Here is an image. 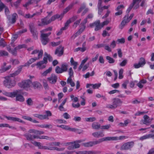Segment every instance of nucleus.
I'll list each match as a JSON object with an SVG mask.
<instances>
[{"mask_svg":"<svg viewBox=\"0 0 154 154\" xmlns=\"http://www.w3.org/2000/svg\"><path fill=\"white\" fill-rule=\"evenodd\" d=\"M17 70L14 73L11 74L9 75L6 76L4 78L5 80L3 81L4 85L6 88H11L14 87L16 85V82L15 80L11 77H14L20 73H16Z\"/></svg>","mask_w":154,"mask_h":154,"instance_id":"nucleus-1","label":"nucleus"},{"mask_svg":"<svg viewBox=\"0 0 154 154\" xmlns=\"http://www.w3.org/2000/svg\"><path fill=\"white\" fill-rule=\"evenodd\" d=\"M128 14H127L124 17L122 20H124L125 22H126V23H128L130 21L128 19Z\"/></svg>","mask_w":154,"mask_h":154,"instance_id":"nucleus-54","label":"nucleus"},{"mask_svg":"<svg viewBox=\"0 0 154 154\" xmlns=\"http://www.w3.org/2000/svg\"><path fill=\"white\" fill-rule=\"evenodd\" d=\"M106 59L108 60V62L109 63H113L115 62V60L109 56H106Z\"/></svg>","mask_w":154,"mask_h":154,"instance_id":"nucleus-37","label":"nucleus"},{"mask_svg":"<svg viewBox=\"0 0 154 154\" xmlns=\"http://www.w3.org/2000/svg\"><path fill=\"white\" fill-rule=\"evenodd\" d=\"M134 144V143L133 142H128L125 143L121 147L120 150H124L129 149L133 147Z\"/></svg>","mask_w":154,"mask_h":154,"instance_id":"nucleus-5","label":"nucleus"},{"mask_svg":"<svg viewBox=\"0 0 154 154\" xmlns=\"http://www.w3.org/2000/svg\"><path fill=\"white\" fill-rule=\"evenodd\" d=\"M149 138H150L149 134H148L145 135H144L143 136L141 137H140V140H142Z\"/></svg>","mask_w":154,"mask_h":154,"instance_id":"nucleus-61","label":"nucleus"},{"mask_svg":"<svg viewBox=\"0 0 154 154\" xmlns=\"http://www.w3.org/2000/svg\"><path fill=\"white\" fill-rule=\"evenodd\" d=\"M110 126H111L110 125L101 126V129L108 130L110 127Z\"/></svg>","mask_w":154,"mask_h":154,"instance_id":"nucleus-57","label":"nucleus"},{"mask_svg":"<svg viewBox=\"0 0 154 154\" xmlns=\"http://www.w3.org/2000/svg\"><path fill=\"white\" fill-rule=\"evenodd\" d=\"M72 22L70 19L67 20L65 24V26L64 27L61 28V30H66V29L68 27V26L69 24L71 23Z\"/></svg>","mask_w":154,"mask_h":154,"instance_id":"nucleus-32","label":"nucleus"},{"mask_svg":"<svg viewBox=\"0 0 154 154\" xmlns=\"http://www.w3.org/2000/svg\"><path fill=\"white\" fill-rule=\"evenodd\" d=\"M55 72L57 73H60L63 72L61 68H60L59 66H57L56 67Z\"/></svg>","mask_w":154,"mask_h":154,"instance_id":"nucleus-47","label":"nucleus"},{"mask_svg":"<svg viewBox=\"0 0 154 154\" xmlns=\"http://www.w3.org/2000/svg\"><path fill=\"white\" fill-rule=\"evenodd\" d=\"M22 0H17L16 2L13 3V5L16 7L17 8L20 3Z\"/></svg>","mask_w":154,"mask_h":154,"instance_id":"nucleus-49","label":"nucleus"},{"mask_svg":"<svg viewBox=\"0 0 154 154\" xmlns=\"http://www.w3.org/2000/svg\"><path fill=\"white\" fill-rule=\"evenodd\" d=\"M72 22L70 19L67 20L65 24V26L64 27L61 28V30H66V29L68 27V26L69 24L71 23Z\"/></svg>","mask_w":154,"mask_h":154,"instance_id":"nucleus-33","label":"nucleus"},{"mask_svg":"<svg viewBox=\"0 0 154 154\" xmlns=\"http://www.w3.org/2000/svg\"><path fill=\"white\" fill-rule=\"evenodd\" d=\"M123 70L122 69H121L119 72V78L120 79H122L123 77V76L122 74L123 73Z\"/></svg>","mask_w":154,"mask_h":154,"instance_id":"nucleus-44","label":"nucleus"},{"mask_svg":"<svg viewBox=\"0 0 154 154\" xmlns=\"http://www.w3.org/2000/svg\"><path fill=\"white\" fill-rule=\"evenodd\" d=\"M17 50L16 48L15 47L13 50H11L10 53H11L14 56H16L17 54Z\"/></svg>","mask_w":154,"mask_h":154,"instance_id":"nucleus-48","label":"nucleus"},{"mask_svg":"<svg viewBox=\"0 0 154 154\" xmlns=\"http://www.w3.org/2000/svg\"><path fill=\"white\" fill-rule=\"evenodd\" d=\"M48 80L50 83L54 84L56 82L57 77L54 74H52L50 77L48 78Z\"/></svg>","mask_w":154,"mask_h":154,"instance_id":"nucleus-15","label":"nucleus"},{"mask_svg":"<svg viewBox=\"0 0 154 154\" xmlns=\"http://www.w3.org/2000/svg\"><path fill=\"white\" fill-rule=\"evenodd\" d=\"M27 104L29 106H32L33 104V101L31 98H29L26 101Z\"/></svg>","mask_w":154,"mask_h":154,"instance_id":"nucleus-43","label":"nucleus"},{"mask_svg":"<svg viewBox=\"0 0 154 154\" xmlns=\"http://www.w3.org/2000/svg\"><path fill=\"white\" fill-rule=\"evenodd\" d=\"M98 14H100L103 11L104 9L103 8V6H102V4L100 5H98Z\"/></svg>","mask_w":154,"mask_h":154,"instance_id":"nucleus-39","label":"nucleus"},{"mask_svg":"<svg viewBox=\"0 0 154 154\" xmlns=\"http://www.w3.org/2000/svg\"><path fill=\"white\" fill-rule=\"evenodd\" d=\"M106 107L111 109H115L116 108L115 105H114V103H113L112 105L109 104L107 105Z\"/></svg>","mask_w":154,"mask_h":154,"instance_id":"nucleus-60","label":"nucleus"},{"mask_svg":"<svg viewBox=\"0 0 154 154\" xmlns=\"http://www.w3.org/2000/svg\"><path fill=\"white\" fill-rule=\"evenodd\" d=\"M52 21L51 20V18L49 19L47 16L42 19L41 20V23L38 24V26H42L47 25L51 23Z\"/></svg>","mask_w":154,"mask_h":154,"instance_id":"nucleus-12","label":"nucleus"},{"mask_svg":"<svg viewBox=\"0 0 154 154\" xmlns=\"http://www.w3.org/2000/svg\"><path fill=\"white\" fill-rule=\"evenodd\" d=\"M86 50L85 47H83L82 48H75L74 50V51L75 52H77L79 51H81V52H83L85 51Z\"/></svg>","mask_w":154,"mask_h":154,"instance_id":"nucleus-38","label":"nucleus"},{"mask_svg":"<svg viewBox=\"0 0 154 154\" xmlns=\"http://www.w3.org/2000/svg\"><path fill=\"white\" fill-rule=\"evenodd\" d=\"M73 5L71 4L66 8L63 10V13H62L63 15L73 7Z\"/></svg>","mask_w":154,"mask_h":154,"instance_id":"nucleus-25","label":"nucleus"},{"mask_svg":"<svg viewBox=\"0 0 154 154\" xmlns=\"http://www.w3.org/2000/svg\"><path fill=\"white\" fill-rule=\"evenodd\" d=\"M144 119L141 121V124H145L146 125H148V124L150 123V121L149 117L147 115H145L143 117Z\"/></svg>","mask_w":154,"mask_h":154,"instance_id":"nucleus-16","label":"nucleus"},{"mask_svg":"<svg viewBox=\"0 0 154 154\" xmlns=\"http://www.w3.org/2000/svg\"><path fill=\"white\" fill-rule=\"evenodd\" d=\"M47 56H45L44 57L43 60L38 62L36 64L38 67L39 69H42L45 68L46 66L44 64H46L47 63Z\"/></svg>","mask_w":154,"mask_h":154,"instance_id":"nucleus-6","label":"nucleus"},{"mask_svg":"<svg viewBox=\"0 0 154 154\" xmlns=\"http://www.w3.org/2000/svg\"><path fill=\"white\" fill-rule=\"evenodd\" d=\"M89 27L91 28L95 27V30H96V22L90 24Z\"/></svg>","mask_w":154,"mask_h":154,"instance_id":"nucleus-52","label":"nucleus"},{"mask_svg":"<svg viewBox=\"0 0 154 154\" xmlns=\"http://www.w3.org/2000/svg\"><path fill=\"white\" fill-rule=\"evenodd\" d=\"M124 8V6L123 5H121L118 6L116 9V11H118L115 13V15L117 16L121 15L122 14V11L120 9L122 8L123 9Z\"/></svg>","mask_w":154,"mask_h":154,"instance_id":"nucleus-17","label":"nucleus"},{"mask_svg":"<svg viewBox=\"0 0 154 154\" xmlns=\"http://www.w3.org/2000/svg\"><path fill=\"white\" fill-rule=\"evenodd\" d=\"M31 81L29 80H24L19 84V86L22 88H29L32 84Z\"/></svg>","mask_w":154,"mask_h":154,"instance_id":"nucleus-8","label":"nucleus"},{"mask_svg":"<svg viewBox=\"0 0 154 154\" xmlns=\"http://www.w3.org/2000/svg\"><path fill=\"white\" fill-rule=\"evenodd\" d=\"M81 27L79 30L76 32V34H80L82 33L84 30L85 28V26L83 25H80Z\"/></svg>","mask_w":154,"mask_h":154,"instance_id":"nucleus-28","label":"nucleus"},{"mask_svg":"<svg viewBox=\"0 0 154 154\" xmlns=\"http://www.w3.org/2000/svg\"><path fill=\"white\" fill-rule=\"evenodd\" d=\"M77 154H90L91 153V152L87 151H78L76 152Z\"/></svg>","mask_w":154,"mask_h":154,"instance_id":"nucleus-42","label":"nucleus"},{"mask_svg":"<svg viewBox=\"0 0 154 154\" xmlns=\"http://www.w3.org/2000/svg\"><path fill=\"white\" fill-rule=\"evenodd\" d=\"M51 33V32H50L47 34H41V40L43 45H46L48 42V37Z\"/></svg>","mask_w":154,"mask_h":154,"instance_id":"nucleus-7","label":"nucleus"},{"mask_svg":"<svg viewBox=\"0 0 154 154\" xmlns=\"http://www.w3.org/2000/svg\"><path fill=\"white\" fill-rule=\"evenodd\" d=\"M44 54L45 56H47L49 61L51 62L52 60V58L50 55L48 54L46 52H45Z\"/></svg>","mask_w":154,"mask_h":154,"instance_id":"nucleus-53","label":"nucleus"},{"mask_svg":"<svg viewBox=\"0 0 154 154\" xmlns=\"http://www.w3.org/2000/svg\"><path fill=\"white\" fill-rule=\"evenodd\" d=\"M138 63L140 64L142 67L146 63V62L144 58L143 57L140 58Z\"/></svg>","mask_w":154,"mask_h":154,"instance_id":"nucleus-34","label":"nucleus"},{"mask_svg":"<svg viewBox=\"0 0 154 154\" xmlns=\"http://www.w3.org/2000/svg\"><path fill=\"white\" fill-rule=\"evenodd\" d=\"M53 138L50 137L46 136H42L39 137L40 139H45L48 140H51Z\"/></svg>","mask_w":154,"mask_h":154,"instance_id":"nucleus-51","label":"nucleus"},{"mask_svg":"<svg viewBox=\"0 0 154 154\" xmlns=\"http://www.w3.org/2000/svg\"><path fill=\"white\" fill-rule=\"evenodd\" d=\"M96 144V141H90L87 143H83L82 146L86 147H90L93 146Z\"/></svg>","mask_w":154,"mask_h":154,"instance_id":"nucleus-19","label":"nucleus"},{"mask_svg":"<svg viewBox=\"0 0 154 154\" xmlns=\"http://www.w3.org/2000/svg\"><path fill=\"white\" fill-rule=\"evenodd\" d=\"M64 47L62 46H60L58 47L56 49L55 54H57L58 56H61L63 54Z\"/></svg>","mask_w":154,"mask_h":154,"instance_id":"nucleus-13","label":"nucleus"},{"mask_svg":"<svg viewBox=\"0 0 154 154\" xmlns=\"http://www.w3.org/2000/svg\"><path fill=\"white\" fill-rule=\"evenodd\" d=\"M32 143L35 146H38L39 149H41L42 146L41 145V143L40 142L34 141V142H32Z\"/></svg>","mask_w":154,"mask_h":154,"instance_id":"nucleus-36","label":"nucleus"},{"mask_svg":"<svg viewBox=\"0 0 154 154\" xmlns=\"http://www.w3.org/2000/svg\"><path fill=\"white\" fill-rule=\"evenodd\" d=\"M8 53L5 50H0V56L3 57L4 56H8Z\"/></svg>","mask_w":154,"mask_h":154,"instance_id":"nucleus-30","label":"nucleus"},{"mask_svg":"<svg viewBox=\"0 0 154 154\" xmlns=\"http://www.w3.org/2000/svg\"><path fill=\"white\" fill-rule=\"evenodd\" d=\"M10 61L13 65H16L18 64L20 62L17 59H11L10 60Z\"/></svg>","mask_w":154,"mask_h":154,"instance_id":"nucleus-41","label":"nucleus"},{"mask_svg":"<svg viewBox=\"0 0 154 154\" xmlns=\"http://www.w3.org/2000/svg\"><path fill=\"white\" fill-rule=\"evenodd\" d=\"M127 23H126V22H125L124 20H122L121 23L120 25H119V29H122Z\"/></svg>","mask_w":154,"mask_h":154,"instance_id":"nucleus-50","label":"nucleus"},{"mask_svg":"<svg viewBox=\"0 0 154 154\" xmlns=\"http://www.w3.org/2000/svg\"><path fill=\"white\" fill-rule=\"evenodd\" d=\"M127 60L125 59L119 64V65L121 66H125L127 63Z\"/></svg>","mask_w":154,"mask_h":154,"instance_id":"nucleus-56","label":"nucleus"},{"mask_svg":"<svg viewBox=\"0 0 154 154\" xmlns=\"http://www.w3.org/2000/svg\"><path fill=\"white\" fill-rule=\"evenodd\" d=\"M81 20L80 19L79 20H78L77 21H76L74 23V25H73V26L74 28H76L78 25H79V24Z\"/></svg>","mask_w":154,"mask_h":154,"instance_id":"nucleus-62","label":"nucleus"},{"mask_svg":"<svg viewBox=\"0 0 154 154\" xmlns=\"http://www.w3.org/2000/svg\"><path fill=\"white\" fill-rule=\"evenodd\" d=\"M63 116L64 118L66 119H69L70 117V116L67 112L64 113L63 114Z\"/></svg>","mask_w":154,"mask_h":154,"instance_id":"nucleus-64","label":"nucleus"},{"mask_svg":"<svg viewBox=\"0 0 154 154\" xmlns=\"http://www.w3.org/2000/svg\"><path fill=\"white\" fill-rule=\"evenodd\" d=\"M43 54V51L42 50H40V52L38 54L37 57H35L34 58H32L30 59L27 63H26L24 65H21L17 69V71L16 73H20L21 72L23 67L25 66H29V65L31 64L32 63L34 62L37 60H38L42 58Z\"/></svg>","mask_w":154,"mask_h":154,"instance_id":"nucleus-2","label":"nucleus"},{"mask_svg":"<svg viewBox=\"0 0 154 154\" xmlns=\"http://www.w3.org/2000/svg\"><path fill=\"white\" fill-rule=\"evenodd\" d=\"M41 149H47L50 150H56L57 151H62L64 150V148H58L56 147L49 146H42Z\"/></svg>","mask_w":154,"mask_h":154,"instance_id":"nucleus-10","label":"nucleus"},{"mask_svg":"<svg viewBox=\"0 0 154 154\" xmlns=\"http://www.w3.org/2000/svg\"><path fill=\"white\" fill-rule=\"evenodd\" d=\"M86 7V6L85 4L83 3V4L81 5L80 7L78 9L77 13L78 14L80 13L82 10H83V9H85V8Z\"/></svg>","mask_w":154,"mask_h":154,"instance_id":"nucleus-27","label":"nucleus"},{"mask_svg":"<svg viewBox=\"0 0 154 154\" xmlns=\"http://www.w3.org/2000/svg\"><path fill=\"white\" fill-rule=\"evenodd\" d=\"M33 88L35 89H37L40 88L41 87V85L40 83L37 82H35L32 83Z\"/></svg>","mask_w":154,"mask_h":154,"instance_id":"nucleus-23","label":"nucleus"},{"mask_svg":"<svg viewBox=\"0 0 154 154\" xmlns=\"http://www.w3.org/2000/svg\"><path fill=\"white\" fill-rule=\"evenodd\" d=\"M4 117L9 121L14 122H18L21 123L23 122V121L22 120L18 118L6 116H4Z\"/></svg>","mask_w":154,"mask_h":154,"instance_id":"nucleus-14","label":"nucleus"},{"mask_svg":"<svg viewBox=\"0 0 154 154\" xmlns=\"http://www.w3.org/2000/svg\"><path fill=\"white\" fill-rule=\"evenodd\" d=\"M6 45V43L4 41V39L3 38H1L0 40V47H4Z\"/></svg>","mask_w":154,"mask_h":154,"instance_id":"nucleus-31","label":"nucleus"},{"mask_svg":"<svg viewBox=\"0 0 154 154\" xmlns=\"http://www.w3.org/2000/svg\"><path fill=\"white\" fill-rule=\"evenodd\" d=\"M17 15L16 13H14L12 15V17L11 19L8 18L9 22L13 24L14 23L16 20V19L17 17Z\"/></svg>","mask_w":154,"mask_h":154,"instance_id":"nucleus-21","label":"nucleus"},{"mask_svg":"<svg viewBox=\"0 0 154 154\" xmlns=\"http://www.w3.org/2000/svg\"><path fill=\"white\" fill-rule=\"evenodd\" d=\"M29 28L31 33L32 34L34 38L36 39L38 38V32L35 28V25L33 23L29 24Z\"/></svg>","mask_w":154,"mask_h":154,"instance_id":"nucleus-4","label":"nucleus"},{"mask_svg":"<svg viewBox=\"0 0 154 154\" xmlns=\"http://www.w3.org/2000/svg\"><path fill=\"white\" fill-rule=\"evenodd\" d=\"M23 93L21 90H15L14 91L12 98L15 97V100L16 101L23 102L25 100V98L23 96Z\"/></svg>","mask_w":154,"mask_h":154,"instance_id":"nucleus-3","label":"nucleus"},{"mask_svg":"<svg viewBox=\"0 0 154 154\" xmlns=\"http://www.w3.org/2000/svg\"><path fill=\"white\" fill-rule=\"evenodd\" d=\"M102 24H100V21L99 20H98L97 21V30H99L102 27Z\"/></svg>","mask_w":154,"mask_h":154,"instance_id":"nucleus-46","label":"nucleus"},{"mask_svg":"<svg viewBox=\"0 0 154 154\" xmlns=\"http://www.w3.org/2000/svg\"><path fill=\"white\" fill-rule=\"evenodd\" d=\"M16 48L17 50H19L23 48H26V45H25V44L19 45H18L16 47Z\"/></svg>","mask_w":154,"mask_h":154,"instance_id":"nucleus-58","label":"nucleus"},{"mask_svg":"<svg viewBox=\"0 0 154 154\" xmlns=\"http://www.w3.org/2000/svg\"><path fill=\"white\" fill-rule=\"evenodd\" d=\"M52 69V67H50L48 69H47L42 74V75L43 76H46L48 73H50Z\"/></svg>","mask_w":154,"mask_h":154,"instance_id":"nucleus-26","label":"nucleus"},{"mask_svg":"<svg viewBox=\"0 0 154 154\" xmlns=\"http://www.w3.org/2000/svg\"><path fill=\"white\" fill-rule=\"evenodd\" d=\"M66 144L69 146L68 147V149L69 150L73 149H75L79 148L80 147V145L75 141L73 142L67 143Z\"/></svg>","mask_w":154,"mask_h":154,"instance_id":"nucleus-9","label":"nucleus"},{"mask_svg":"<svg viewBox=\"0 0 154 154\" xmlns=\"http://www.w3.org/2000/svg\"><path fill=\"white\" fill-rule=\"evenodd\" d=\"M68 65L67 64H62L61 66V69L63 72H66L67 69Z\"/></svg>","mask_w":154,"mask_h":154,"instance_id":"nucleus-40","label":"nucleus"},{"mask_svg":"<svg viewBox=\"0 0 154 154\" xmlns=\"http://www.w3.org/2000/svg\"><path fill=\"white\" fill-rule=\"evenodd\" d=\"M57 126V127H60L65 130H69V127L68 126L64 125H58Z\"/></svg>","mask_w":154,"mask_h":154,"instance_id":"nucleus-55","label":"nucleus"},{"mask_svg":"<svg viewBox=\"0 0 154 154\" xmlns=\"http://www.w3.org/2000/svg\"><path fill=\"white\" fill-rule=\"evenodd\" d=\"M2 92V94L7 96L11 98H12V97L14 94V91L12 92H7L5 91H1L0 90V93Z\"/></svg>","mask_w":154,"mask_h":154,"instance_id":"nucleus-20","label":"nucleus"},{"mask_svg":"<svg viewBox=\"0 0 154 154\" xmlns=\"http://www.w3.org/2000/svg\"><path fill=\"white\" fill-rule=\"evenodd\" d=\"M43 85L44 88L46 89H48V85L46 81L45 80H43Z\"/></svg>","mask_w":154,"mask_h":154,"instance_id":"nucleus-59","label":"nucleus"},{"mask_svg":"<svg viewBox=\"0 0 154 154\" xmlns=\"http://www.w3.org/2000/svg\"><path fill=\"white\" fill-rule=\"evenodd\" d=\"M118 139L116 137H106L97 140V144L100 143L105 141L115 140Z\"/></svg>","mask_w":154,"mask_h":154,"instance_id":"nucleus-11","label":"nucleus"},{"mask_svg":"<svg viewBox=\"0 0 154 154\" xmlns=\"http://www.w3.org/2000/svg\"><path fill=\"white\" fill-rule=\"evenodd\" d=\"M67 82L68 84H69L71 86L73 87L75 86L74 82L72 81V77H69L67 80Z\"/></svg>","mask_w":154,"mask_h":154,"instance_id":"nucleus-24","label":"nucleus"},{"mask_svg":"<svg viewBox=\"0 0 154 154\" xmlns=\"http://www.w3.org/2000/svg\"><path fill=\"white\" fill-rule=\"evenodd\" d=\"M27 140L31 141L32 140V135L29 134H26L24 135Z\"/></svg>","mask_w":154,"mask_h":154,"instance_id":"nucleus-35","label":"nucleus"},{"mask_svg":"<svg viewBox=\"0 0 154 154\" xmlns=\"http://www.w3.org/2000/svg\"><path fill=\"white\" fill-rule=\"evenodd\" d=\"M85 120L87 122H93L95 121L96 119L95 117H90L85 118Z\"/></svg>","mask_w":154,"mask_h":154,"instance_id":"nucleus-45","label":"nucleus"},{"mask_svg":"<svg viewBox=\"0 0 154 154\" xmlns=\"http://www.w3.org/2000/svg\"><path fill=\"white\" fill-rule=\"evenodd\" d=\"M113 103H114V105L117 108L118 106H120L123 102L120 99L117 98L114 99Z\"/></svg>","mask_w":154,"mask_h":154,"instance_id":"nucleus-18","label":"nucleus"},{"mask_svg":"<svg viewBox=\"0 0 154 154\" xmlns=\"http://www.w3.org/2000/svg\"><path fill=\"white\" fill-rule=\"evenodd\" d=\"M11 67V66L9 65L6 68H2L1 67V69H0V73L4 72L9 69Z\"/></svg>","mask_w":154,"mask_h":154,"instance_id":"nucleus-29","label":"nucleus"},{"mask_svg":"<svg viewBox=\"0 0 154 154\" xmlns=\"http://www.w3.org/2000/svg\"><path fill=\"white\" fill-rule=\"evenodd\" d=\"M118 54L119 57L121 58L122 56V50L121 49H117Z\"/></svg>","mask_w":154,"mask_h":154,"instance_id":"nucleus-63","label":"nucleus"},{"mask_svg":"<svg viewBox=\"0 0 154 154\" xmlns=\"http://www.w3.org/2000/svg\"><path fill=\"white\" fill-rule=\"evenodd\" d=\"M63 15L62 13L60 15L58 14H56L52 16L51 17V20L52 21H53L54 20L56 19H58L60 18V20L62 18Z\"/></svg>","mask_w":154,"mask_h":154,"instance_id":"nucleus-22","label":"nucleus"}]
</instances>
